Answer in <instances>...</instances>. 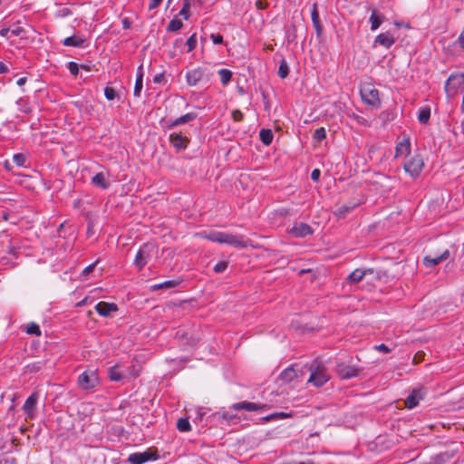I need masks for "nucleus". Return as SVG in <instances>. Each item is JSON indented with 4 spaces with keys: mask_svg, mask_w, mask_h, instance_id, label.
<instances>
[{
    "mask_svg": "<svg viewBox=\"0 0 464 464\" xmlns=\"http://www.w3.org/2000/svg\"><path fill=\"white\" fill-rule=\"evenodd\" d=\"M199 236L212 242L227 244L237 248H246L249 245V239L243 235H234L222 231L203 232Z\"/></svg>",
    "mask_w": 464,
    "mask_h": 464,
    "instance_id": "nucleus-1",
    "label": "nucleus"
},
{
    "mask_svg": "<svg viewBox=\"0 0 464 464\" xmlns=\"http://www.w3.org/2000/svg\"><path fill=\"white\" fill-rule=\"evenodd\" d=\"M212 77L213 72L205 66H198L188 70L185 75L187 84L190 87H194L198 84L207 85L210 82Z\"/></svg>",
    "mask_w": 464,
    "mask_h": 464,
    "instance_id": "nucleus-2",
    "label": "nucleus"
},
{
    "mask_svg": "<svg viewBox=\"0 0 464 464\" xmlns=\"http://www.w3.org/2000/svg\"><path fill=\"white\" fill-rule=\"evenodd\" d=\"M311 374L308 382L315 387H321L329 380L326 368L318 361H314L310 366Z\"/></svg>",
    "mask_w": 464,
    "mask_h": 464,
    "instance_id": "nucleus-3",
    "label": "nucleus"
},
{
    "mask_svg": "<svg viewBox=\"0 0 464 464\" xmlns=\"http://www.w3.org/2000/svg\"><path fill=\"white\" fill-rule=\"evenodd\" d=\"M360 94L364 103L375 109L381 107L379 91L372 83H363L360 88Z\"/></svg>",
    "mask_w": 464,
    "mask_h": 464,
    "instance_id": "nucleus-4",
    "label": "nucleus"
},
{
    "mask_svg": "<svg viewBox=\"0 0 464 464\" xmlns=\"http://www.w3.org/2000/svg\"><path fill=\"white\" fill-rule=\"evenodd\" d=\"M155 245L151 243L143 244L139 248L133 261V264L138 268V270H141L148 264V262L155 253Z\"/></svg>",
    "mask_w": 464,
    "mask_h": 464,
    "instance_id": "nucleus-5",
    "label": "nucleus"
},
{
    "mask_svg": "<svg viewBox=\"0 0 464 464\" xmlns=\"http://www.w3.org/2000/svg\"><path fill=\"white\" fill-rule=\"evenodd\" d=\"M77 383L82 390H90L96 387L100 383L97 371L87 369L78 377Z\"/></svg>",
    "mask_w": 464,
    "mask_h": 464,
    "instance_id": "nucleus-6",
    "label": "nucleus"
},
{
    "mask_svg": "<svg viewBox=\"0 0 464 464\" xmlns=\"http://www.w3.org/2000/svg\"><path fill=\"white\" fill-rule=\"evenodd\" d=\"M464 87V75L452 74L445 84V91L448 96H455Z\"/></svg>",
    "mask_w": 464,
    "mask_h": 464,
    "instance_id": "nucleus-7",
    "label": "nucleus"
},
{
    "mask_svg": "<svg viewBox=\"0 0 464 464\" xmlns=\"http://www.w3.org/2000/svg\"><path fill=\"white\" fill-rule=\"evenodd\" d=\"M424 167V162L420 155H414L404 163V169L412 178L418 177Z\"/></svg>",
    "mask_w": 464,
    "mask_h": 464,
    "instance_id": "nucleus-8",
    "label": "nucleus"
},
{
    "mask_svg": "<svg viewBox=\"0 0 464 464\" xmlns=\"http://www.w3.org/2000/svg\"><path fill=\"white\" fill-rule=\"evenodd\" d=\"M158 459V454L155 451L146 450L143 452H135L129 456L128 461L130 464H144L149 460H155Z\"/></svg>",
    "mask_w": 464,
    "mask_h": 464,
    "instance_id": "nucleus-9",
    "label": "nucleus"
},
{
    "mask_svg": "<svg viewBox=\"0 0 464 464\" xmlns=\"http://www.w3.org/2000/svg\"><path fill=\"white\" fill-rule=\"evenodd\" d=\"M361 369L355 365H349L343 362H339L336 365V372L342 379H351L356 377Z\"/></svg>",
    "mask_w": 464,
    "mask_h": 464,
    "instance_id": "nucleus-10",
    "label": "nucleus"
},
{
    "mask_svg": "<svg viewBox=\"0 0 464 464\" xmlns=\"http://www.w3.org/2000/svg\"><path fill=\"white\" fill-rule=\"evenodd\" d=\"M230 408L234 411L246 410L248 411H257L267 410L269 407L267 404H263V403L241 401V402L234 403Z\"/></svg>",
    "mask_w": 464,
    "mask_h": 464,
    "instance_id": "nucleus-11",
    "label": "nucleus"
},
{
    "mask_svg": "<svg viewBox=\"0 0 464 464\" xmlns=\"http://www.w3.org/2000/svg\"><path fill=\"white\" fill-rule=\"evenodd\" d=\"M373 269L372 268H357L353 270L351 274L346 277L347 284H358L360 283L366 276L372 275Z\"/></svg>",
    "mask_w": 464,
    "mask_h": 464,
    "instance_id": "nucleus-12",
    "label": "nucleus"
},
{
    "mask_svg": "<svg viewBox=\"0 0 464 464\" xmlns=\"http://www.w3.org/2000/svg\"><path fill=\"white\" fill-rule=\"evenodd\" d=\"M287 231L295 237H304L313 233L311 227L305 223L295 224Z\"/></svg>",
    "mask_w": 464,
    "mask_h": 464,
    "instance_id": "nucleus-13",
    "label": "nucleus"
},
{
    "mask_svg": "<svg viewBox=\"0 0 464 464\" xmlns=\"http://www.w3.org/2000/svg\"><path fill=\"white\" fill-rule=\"evenodd\" d=\"M95 310L100 315L109 317L111 316L112 313L118 311V306L114 303L102 301L95 305Z\"/></svg>",
    "mask_w": 464,
    "mask_h": 464,
    "instance_id": "nucleus-14",
    "label": "nucleus"
},
{
    "mask_svg": "<svg viewBox=\"0 0 464 464\" xmlns=\"http://www.w3.org/2000/svg\"><path fill=\"white\" fill-rule=\"evenodd\" d=\"M450 257V252L446 249L441 254L435 256H427L423 258V264L426 267H433L442 261L448 260Z\"/></svg>",
    "mask_w": 464,
    "mask_h": 464,
    "instance_id": "nucleus-15",
    "label": "nucleus"
},
{
    "mask_svg": "<svg viewBox=\"0 0 464 464\" xmlns=\"http://www.w3.org/2000/svg\"><path fill=\"white\" fill-rule=\"evenodd\" d=\"M425 392L423 389L413 390L412 392L406 398L405 406L408 409L415 408L420 400L423 399Z\"/></svg>",
    "mask_w": 464,
    "mask_h": 464,
    "instance_id": "nucleus-16",
    "label": "nucleus"
},
{
    "mask_svg": "<svg viewBox=\"0 0 464 464\" xmlns=\"http://www.w3.org/2000/svg\"><path fill=\"white\" fill-rule=\"evenodd\" d=\"M39 394L37 392H33L25 401L23 410L26 413L29 418L34 417V410L36 404L38 402Z\"/></svg>",
    "mask_w": 464,
    "mask_h": 464,
    "instance_id": "nucleus-17",
    "label": "nucleus"
},
{
    "mask_svg": "<svg viewBox=\"0 0 464 464\" xmlns=\"http://www.w3.org/2000/svg\"><path fill=\"white\" fill-rule=\"evenodd\" d=\"M396 42L394 36L390 33H382L375 37L374 44L382 45L386 49L391 48Z\"/></svg>",
    "mask_w": 464,
    "mask_h": 464,
    "instance_id": "nucleus-18",
    "label": "nucleus"
},
{
    "mask_svg": "<svg viewBox=\"0 0 464 464\" xmlns=\"http://www.w3.org/2000/svg\"><path fill=\"white\" fill-rule=\"evenodd\" d=\"M411 142L409 137H403L401 140L398 141L395 147V157H404L410 153Z\"/></svg>",
    "mask_w": 464,
    "mask_h": 464,
    "instance_id": "nucleus-19",
    "label": "nucleus"
},
{
    "mask_svg": "<svg viewBox=\"0 0 464 464\" xmlns=\"http://www.w3.org/2000/svg\"><path fill=\"white\" fill-rule=\"evenodd\" d=\"M169 140L173 147L178 150H184L188 147V139L181 133L173 132L169 135Z\"/></svg>",
    "mask_w": 464,
    "mask_h": 464,
    "instance_id": "nucleus-20",
    "label": "nucleus"
},
{
    "mask_svg": "<svg viewBox=\"0 0 464 464\" xmlns=\"http://www.w3.org/2000/svg\"><path fill=\"white\" fill-rule=\"evenodd\" d=\"M311 18L313 25L315 29L316 35L320 37L323 34V24H321L319 12L317 9L316 3L313 4L312 11H311Z\"/></svg>",
    "mask_w": 464,
    "mask_h": 464,
    "instance_id": "nucleus-21",
    "label": "nucleus"
},
{
    "mask_svg": "<svg viewBox=\"0 0 464 464\" xmlns=\"http://www.w3.org/2000/svg\"><path fill=\"white\" fill-rule=\"evenodd\" d=\"M108 373L110 380L113 382H120L127 376V374L121 371V365L120 364L111 366L108 369Z\"/></svg>",
    "mask_w": 464,
    "mask_h": 464,
    "instance_id": "nucleus-22",
    "label": "nucleus"
},
{
    "mask_svg": "<svg viewBox=\"0 0 464 464\" xmlns=\"http://www.w3.org/2000/svg\"><path fill=\"white\" fill-rule=\"evenodd\" d=\"M384 15L380 13L379 11L372 9L371 16L369 18V22L371 24V30L375 31L377 30L382 23L384 21Z\"/></svg>",
    "mask_w": 464,
    "mask_h": 464,
    "instance_id": "nucleus-23",
    "label": "nucleus"
},
{
    "mask_svg": "<svg viewBox=\"0 0 464 464\" xmlns=\"http://www.w3.org/2000/svg\"><path fill=\"white\" fill-rule=\"evenodd\" d=\"M86 39L81 35H72L63 41L64 46L83 47Z\"/></svg>",
    "mask_w": 464,
    "mask_h": 464,
    "instance_id": "nucleus-24",
    "label": "nucleus"
},
{
    "mask_svg": "<svg viewBox=\"0 0 464 464\" xmlns=\"http://www.w3.org/2000/svg\"><path fill=\"white\" fill-rule=\"evenodd\" d=\"M197 117V114L195 112H188V113H186L177 119H175L174 121H172L169 124V128H173V127H176L178 125H181V124H185V123H188L191 121H194Z\"/></svg>",
    "mask_w": 464,
    "mask_h": 464,
    "instance_id": "nucleus-25",
    "label": "nucleus"
},
{
    "mask_svg": "<svg viewBox=\"0 0 464 464\" xmlns=\"http://www.w3.org/2000/svg\"><path fill=\"white\" fill-rule=\"evenodd\" d=\"M143 88V68L140 65L137 70V77L134 86V96L140 97Z\"/></svg>",
    "mask_w": 464,
    "mask_h": 464,
    "instance_id": "nucleus-26",
    "label": "nucleus"
},
{
    "mask_svg": "<svg viewBox=\"0 0 464 464\" xmlns=\"http://www.w3.org/2000/svg\"><path fill=\"white\" fill-rule=\"evenodd\" d=\"M92 183L102 189L109 188V182L106 180V177L103 172H99L92 178Z\"/></svg>",
    "mask_w": 464,
    "mask_h": 464,
    "instance_id": "nucleus-27",
    "label": "nucleus"
},
{
    "mask_svg": "<svg viewBox=\"0 0 464 464\" xmlns=\"http://www.w3.org/2000/svg\"><path fill=\"white\" fill-rule=\"evenodd\" d=\"M296 377L297 371L294 367H288L285 369L280 374L281 380L286 382H291Z\"/></svg>",
    "mask_w": 464,
    "mask_h": 464,
    "instance_id": "nucleus-28",
    "label": "nucleus"
},
{
    "mask_svg": "<svg viewBox=\"0 0 464 464\" xmlns=\"http://www.w3.org/2000/svg\"><path fill=\"white\" fill-rule=\"evenodd\" d=\"M259 137L261 141L266 145L268 146L273 141L274 134L271 130L269 129H262L259 132Z\"/></svg>",
    "mask_w": 464,
    "mask_h": 464,
    "instance_id": "nucleus-29",
    "label": "nucleus"
},
{
    "mask_svg": "<svg viewBox=\"0 0 464 464\" xmlns=\"http://www.w3.org/2000/svg\"><path fill=\"white\" fill-rule=\"evenodd\" d=\"M195 0H183V6L179 11V15L183 16L185 20H188L190 16L189 9L194 4Z\"/></svg>",
    "mask_w": 464,
    "mask_h": 464,
    "instance_id": "nucleus-30",
    "label": "nucleus"
},
{
    "mask_svg": "<svg viewBox=\"0 0 464 464\" xmlns=\"http://www.w3.org/2000/svg\"><path fill=\"white\" fill-rule=\"evenodd\" d=\"M430 109L429 107H423L420 110L419 114H418V121L420 123H422V124L427 123L430 120Z\"/></svg>",
    "mask_w": 464,
    "mask_h": 464,
    "instance_id": "nucleus-31",
    "label": "nucleus"
},
{
    "mask_svg": "<svg viewBox=\"0 0 464 464\" xmlns=\"http://www.w3.org/2000/svg\"><path fill=\"white\" fill-rule=\"evenodd\" d=\"M179 280H168L163 283L153 285V289H161V288H174L179 285Z\"/></svg>",
    "mask_w": 464,
    "mask_h": 464,
    "instance_id": "nucleus-32",
    "label": "nucleus"
},
{
    "mask_svg": "<svg viewBox=\"0 0 464 464\" xmlns=\"http://www.w3.org/2000/svg\"><path fill=\"white\" fill-rule=\"evenodd\" d=\"M218 75L223 85H227L232 79V72L227 69H220Z\"/></svg>",
    "mask_w": 464,
    "mask_h": 464,
    "instance_id": "nucleus-33",
    "label": "nucleus"
},
{
    "mask_svg": "<svg viewBox=\"0 0 464 464\" xmlns=\"http://www.w3.org/2000/svg\"><path fill=\"white\" fill-rule=\"evenodd\" d=\"M177 429L181 432H188L191 430L190 423L188 419L180 418L177 421Z\"/></svg>",
    "mask_w": 464,
    "mask_h": 464,
    "instance_id": "nucleus-34",
    "label": "nucleus"
},
{
    "mask_svg": "<svg viewBox=\"0 0 464 464\" xmlns=\"http://www.w3.org/2000/svg\"><path fill=\"white\" fill-rule=\"evenodd\" d=\"M220 418L226 420L228 424L237 423L239 420V417L236 414H232L229 411H223L220 413Z\"/></svg>",
    "mask_w": 464,
    "mask_h": 464,
    "instance_id": "nucleus-35",
    "label": "nucleus"
},
{
    "mask_svg": "<svg viewBox=\"0 0 464 464\" xmlns=\"http://www.w3.org/2000/svg\"><path fill=\"white\" fill-rule=\"evenodd\" d=\"M183 27V23L177 18L172 19L168 24V31L169 32H177Z\"/></svg>",
    "mask_w": 464,
    "mask_h": 464,
    "instance_id": "nucleus-36",
    "label": "nucleus"
},
{
    "mask_svg": "<svg viewBox=\"0 0 464 464\" xmlns=\"http://www.w3.org/2000/svg\"><path fill=\"white\" fill-rule=\"evenodd\" d=\"M288 73H289L288 64L285 60H282L279 64V68H278V75L280 78L285 79V77H287Z\"/></svg>",
    "mask_w": 464,
    "mask_h": 464,
    "instance_id": "nucleus-37",
    "label": "nucleus"
},
{
    "mask_svg": "<svg viewBox=\"0 0 464 464\" xmlns=\"http://www.w3.org/2000/svg\"><path fill=\"white\" fill-rule=\"evenodd\" d=\"M314 140L317 142H321L323 140L326 138V130L324 127L318 128L314 132Z\"/></svg>",
    "mask_w": 464,
    "mask_h": 464,
    "instance_id": "nucleus-38",
    "label": "nucleus"
},
{
    "mask_svg": "<svg viewBox=\"0 0 464 464\" xmlns=\"http://www.w3.org/2000/svg\"><path fill=\"white\" fill-rule=\"evenodd\" d=\"M26 333L29 334L36 335V336H40L41 335L40 327H39L38 324H36L34 323H32V324L27 325Z\"/></svg>",
    "mask_w": 464,
    "mask_h": 464,
    "instance_id": "nucleus-39",
    "label": "nucleus"
},
{
    "mask_svg": "<svg viewBox=\"0 0 464 464\" xmlns=\"http://www.w3.org/2000/svg\"><path fill=\"white\" fill-rule=\"evenodd\" d=\"M25 156L23 153H16L13 156V161L18 167H24L25 163Z\"/></svg>",
    "mask_w": 464,
    "mask_h": 464,
    "instance_id": "nucleus-40",
    "label": "nucleus"
},
{
    "mask_svg": "<svg viewBox=\"0 0 464 464\" xmlns=\"http://www.w3.org/2000/svg\"><path fill=\"white\" fill-rule=\"evenodd\" d=\"M104 95L108 101H113L116 98L117 93H116V91L112 87L107 86L104 89Z\"/></svg>",
    "mask_w": 464,
    "mask_h": 464,
    "instance_id": "nucleus-41",
    "label": "nucleus"
},
{
    "mask_svg": "<svg viewBox=\"0 0 464 464\" xmlns=\"http://www.w3.org/2000/svg\"><path fill=\"white\" fill-rule=\"evenodd\" d=\"M197 37L196 34H193L188 40H187V46H188V53L193 51L197 46Z\"/></svg>",
    "mask_w": 464,
    "mask_h": 464,
    "instance_id": "nucleus-42",
    "label": "nucleus"
},
{
    "mask_svg": "<svg viewBox=\"0 0 464 464\" xmlns=\"http://www.w3.org/2000/svg\"><path fill=\"white\" fill-rule=\"evenodd\" d=\"M67 68L70 73L73 76H76L79 72V65L75 62H69Z\"/></svg>",
    "mask_w": 464,
    "mask_h": 464,
    "instance_id": "nucleus-43",
    "label": "nucleus"
},
{
    "mask_svg": "<svg viewBox=\"0 0 464 464\" xmlns=\"http://www.w3.org/2000/svg\"><path fill=\"white\" fill-rule=\"evenodd\" d=\"M227 262L220 261L214 266L213 270L216 273H222L227 269Z\"/></svg>",
    "mask_w": 464,
    "mask_h": 464,
    "instance_id": "nucleus-44",
    "label": "nucleus"
},
{
    "mask_svg": "<svg viewBox=\"0 0 464 464\" xmlns=\"http://www.w3.org/2000/svg\"><path fill=\"white\" fill-rule=\"evenodd\" d=\"M272 416H273V420H283V419L293 417V413L281 411V412L272 413Z\"/></svg>",
    "mask_w": 464,
    "mask_h": 464,
    "instance_id": "nucleus-45",
    "label": "nucleus"
},
{
    "mask_svg": "<svg viewBox=\"0 0 464 464\" xmlns=\"http://www.w3.org/2000/svg\"><path fill=\"white\" fill-rule=\"evenodd\" d=\"M24 34V29L21 26H14L11 28V34L14 36H23Z\"/></svg>",
    "mask_w": 464,
    "mask_h": 464,
    "instance_id": "nucleus-46",
    "label": "nucleus"
},
{
    "mask_svg": "<svg viewBox=\"0 0 464 464\" xmlns=\"http://www.w3.org/2000/svg\"><path fill=\"white\" fill-rule=\"evenodd\" d=\"M153 82L158 83V84L165 83L166 82L165 74L164 73L156 74L153 77Z\"/></svg>",
    "mask_w": 464,
    "mask_h": 464,
    "instance_id": "nucleus-47",
    "label": "nucleus"
},
{
    "mask_svg": "<svg viewBox=\"0 0 464 464\" xmlns=\"http://www.w3.org/2000/svg\"><path fill=\"white\" fill-rule=\"evenodd\" d=\"M210 39L214 44H221L223 43V36L221 34H210Z\"/></svg>",
    "mask_w": 464,
    "mask_h": 464,
    "instance_id": "nucleus-48",
    "label": "nucleus"
},
{
    "mask_svg": "<svg viewBox=\"0 0 464 464\" xmlns=\"http://www.w3.org/2000/svg\"><path fill=\"white\" fill-rule=\"evenodd\" d=\"M232 118L235 121H241L244 118V115L239 110H234L232 111Z\"/></svg>",
    "mask_w": 464,
    "mask_h": 464,
    "instance_id": "nucleus-49",
    "label": "nucleus"
},
{
    "mask_svg": "<svg viewBox=\"0 0 464 464\" xmlns=\"http://www.w3.org/2000/svg\"><path fill=\"white\" fill-rule=\"evenodd\" d=\"M96 266V263H92L91 265H89L88 266H86L83 270H82V276H88L90 273H92L94 269Z\"/></svg>",
    "mask_w": 464,
    "mask_h": 464,
    "instance_id": "nucleus-50",
    "label": "nucleus"
},
{
    "mask_svg": "<svg viewBox=\"0 0 464 464\" xmlns=\"http://www.w3.org/2000/svg\"><path fill=\"white\" fill-rule=\"evenodd\" d=\"M375 349L380 352L386 353L391 352V349L383 343L376 345Z\"/></svg>",
    "mask_w": 464,
    "mask_h": 464,
    "instance_id": "nucleus-51",
    "label": "nucleus"
},
{
    "mask_svg": "<svg viewBox=\"0 0 464 464\" xmlns=\"http://www.w3.org/2000/svg\"><path fill=\"white\" fill-rule=\"evenodd\" d=\"M321 172L318 169H314L311 173V179L314 181H317L320 178Z\"/></svg>",
    "mask_w": 464,
    "mask_h": 464,
    "instance_id": "nucleus-52",
    "label": "nucleus"
},
{
    "mask_svg": "<svg viewBox=\"0 0 464 464\" xmlns=\"http://www.w3.org/2000/svg\"><path fill=\"white\" fill-rule=\"evenodd\" d=\"M9 34H11V28H2L0 30V35L3 37L9 38Z\"/></svg>",
    "mask_w": 464,
    "mask_h": 464,
    "instance_id": "nucleus-53",
    "label": "nucleus"
},
{
    "mask_svg": "<svg viewBox=\"0 0 464 464\" xmlns=\"http://www.w3.org/2000/svg\"><path fill=\"white\" fill-rule=\"evenodd\" d=\"M161 2L162 0H151L149 5L150 9L157 8L161 4Z\"/></svg>",
    "mask_w": 464,
    "mask_h": 464,
    "instance_id": "nucleus-54",
    "label": "nucleus"
},
{
    "mask_svg": "<svg viewBox=\"0 0 464 464\" xmlns=\"http://www.w3.org/2000/svg\"><path fill=\"white\" fill-rule=\"evenodd\" d=\"M7 72H8L7 66L4 63L0 62V74L6 73Z\"/></svg>",
    "mask_w": 464,
    "mask_h": 464,
    "instance_id": "nucleus-55",
    "label": "nucleus"
},
{
    "mask_svg": "<svg viewBox=\"0 0 464 464\" xmlns=\"http://www.w3.org/2000/svg\"><path fill=\"white\" fill-rule=\"evenodd\" d=\"M459 43L460 47L464 50V31L459 36Z\"/></svg>",
    "mask_w": 464,
    "mask_h": 464,
    "instance_id": "nucleus-56",
    "label": "nucleus"
},
{
    "mask_svg": "<svg viewBox=\"0 0 464 464\" xmlns=\"http://www.w3.org/2000/svg\"><path fill=\"white\" fill-rule=\"evenodd\" d=\"M27 79L26 77H21L17 80V85L22 86L26 82Z\"/></svg>",
    "mask_w": 464,
    "mask_h": 464,
    "instance_id": "nucleus-57",
    "label": "nucleus"
},
{
    "mask_svg": "<svg viewBox=\"0 0 464 464\" xmlns=\"http://www.w3.org/2000/svg\"><path fill=\"white\" fill-rule=\"evenodd\" d=\"M349 210H350V208H344V207L343 208V207H342V208H340L338 209V213H339L340 215H342V214H345V213H347Z\"/></svg>",
    "mask_w": 464,
    "mask_h": 464,
    "instance_id": "nucleus-58",
    "label": "nucleus"
},
{
    "mask_svg": "<svg viewBox=\"0 0 464 464\" xmlns=\"http://www.w3.org/2000/svg\"><path fill=\"white\" fill-rule=\"evenodd\" d=\"M262 420H263L264 422H268V421L273 420V416H272V414L267 415V416H266V417H263V418H262Z\"/></svg>",
    "mask_w": 464,
    "mask_h": 464,
    "instance_id": "nucleus-59",
    "label": "nucleus"
},
{
    "mask_svg": "<svg viewBox=\"0 0 464 464\" xmlns=\"http://www.w3.org/2000/svg\"><path fill=\"white\" fill-rule=\"evenodd\" d=\"M130 374L131 376H133V377L138 376V372H130Z\"/></svg>",
    "mask_w": 464,
    "mask_h": 464,
    "instance_id": "nucleus-60",
    "label": "nucleus"
}]
</instances>
